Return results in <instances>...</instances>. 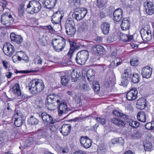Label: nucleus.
<instances>
[{"mask_svg": "<svg viewBox=\"0 0 154 154\" xmlns=\"http://www.w3.org/2000/svg\"><path fill=\"white\" fill-rule=\"evenodd\" d=\"M112 112L114 115H115L117 116L122 117L124 119L127 118V116L125 114L118 111L114 110L112 111Z\"/></svg>", "mask_w": 154, "mask_h": 154, "instance_id": "37", "label": "nucleus"}, {"mask_svg": "<svg viewBox=\"0 0 154 154\" xmlns=\"http://www.w3.org/2000/svg\"><path fill=\"white\" fill-rule=\"evenodd\" d=\"M89 53L87 51L82 50L78 52L75 58L77 63L80 65H84L88 58Z\"/></svg>", "mask_w": 154, "mask_h": 154, "instance_id": "5", "label": "nucleus"}, {"mask_svg": "<svg viewBox=\"0 0 154 154\" xmlns=\"http://www.w3.org/2000/svg\"><path fill=\"white\" fill-rule=\"evenodd\" d=\"M111 122L118 127H122L125 125L124 122L118 118H113Z\"/></svg>", "mask_w": 154, "mask_h": 154, "instance_id": "26", "label": "nucleus"}, {"mask_svg": "<svg viewBox=\"0 0 154 154\" xmlns=\"http://www.w3.org/2000/svg\"><path fill=\"white\" fill-rule=\"evenodd\" d=\"M146 100L143 98L138 99L136 103L137 107L140 109H144L146 106Z\"/></svg>", "mask_w": 154, "mask_h": 154, "instance_id": "22", "label": "nucleus"}, {"mask_svg": "<svg viewBox=\"0 0 154 154\" xmlns=\"http://www.w3.org/2000/svg\"><path fill=\"white\" fill-rule=\"evenodd\" d=\"M34 63L35 64L40 65L42 63V60L39 56H37L34 60Z\"/></svg>", "mask_w": 154, "mask_h": 154, "instance_id": "42", "label": "nucleus"}, {"mask_svg": "<svg viewBox=\"0 0 154 154\" xmlns=\"http://www.w3.org/2000/svg\"><path fill=\"white\" fill-rule=\"evenodd\" d=\"M129 125L133 128H136L139 126L140 123L137 121H132L129 122Z\"/></svg>", "mask_w": 154, "mask_h": 154, "instance_id": "41", "label": "nucleus"}, {"mask_svg": "<svg viewBox=\"0 0 154 154\" xmlns=\"http://www.w3.org/2000/svg\"><path fill=\"white\" fill-rule=\"evenodd\" d=\"M143 145L144 148L146 151H149L151 150L152 147V146L150 141L146 140L143 142Z\"/></svg>", "mask_w": 154, "mask_h": 154, "instance_id": "34", "label": "nucleus"}, {"mask_svg": "<svg viewBox=\"0 0 154 154\" xmlns=\"http://www.w3.org/2000/svg\"><path fill=\"white\" fill-rule=\"evenodd\" d=\"M17 57H18V59L19 61H21V57H22L23 54L25 53L22 51H17L16 53Z\"/></svg>", "mask_w": 154, "mask_h": 154, "instance_id": "53", "label": "nucleus"}, {"mask_svg": "<svg viewBox=\"0 0 154 154\" xmlns=\"http://www.w3.org/2000/svg\"><path fill=\"white\" fill-rule=\"evenodd\" d=\"M38 42L41 45L43 46H45L47 44V40L45 38L43 37L41 39H40L38 40Z\"/></svg>", "mask_w": 154, "mask_h": 154, "instance_id": "47", "label": "nucleus"}, {"mask_svg": "<svg viewBox=\"0 0 154 154\" xmlns=\"http://www.w3.org/2000/svg\"><path fill=\"white\" fill-rule=\"evenodd\" d=\"M97 5L99 8L103 9L104 7L105 2L103 0H97Z\"/></svg>", "mask_w": 154, "mask_h": 154, "instance_id": "46", "label": "nucleus"}, {"mask_svg": "<svg viewBox=\"0 0 154 154\" xmlns=\"http://www.w3.org/2000/svg\"><path fill=\"white\" fill-rule=\"evenodd\" d=\"M69 41L70 45V49L67 54L68 56H70L71 58L74 51L75 50V47L76 46V43L75 42L71 40H69Z\"/></svg>", "mask_w": 154, "mask_h": 154, "instance_id": "25", "label": "nucleus"}, {"mask_svg": "<svg viewBox=\"0 0 154 154\" xmlns=\"http://www.w3.org/2000/svg\"><path fill=\"white\" fill-rule=\"evenodd\" d=\"M141 36L143 40L145 41H149L152 38V34L150 30V27L149 25H147L141 29L140 31Z\"/></svg>", "mask_w": 154, "mask_h": 154, "instance_id": "6", "label": "nucleus"}, {"mask_svg": "<svg viewBox=\"0 0 154 154\" xmlns=\"http://www.w3.org/2000/svg\"><path fill=\"white\" fill-rule=\"evenodd\" d=\"M14 117L15 119H18V118H23V116L19 110L15 111L14 113Z\"/></svg>", "mask_w": 154, "mask_h": 154, "instance_id": "45", "label": "nucleus"}, {"mask_svg": "<svg viewBox=\"0 0 154 154\" xmlns=\"http://www.w3.org/2000/svg\"><path fill=\"white\" fill-rule=\"evenodd\" d=\"M73 5L77 7L80 6V0H73Z\"/></svg>", "mask_w": 154, "mask_h": 154, "instance_id": "55", "label": "nucleus"}, {"mask_svg": "<svg viewBox=\"0 0 154 154\" xmlns=\"http://www.w3.org/2000/svg\"><path fill=\"white\" fill-rule=\"evenodd\" d=\"M131 76V73L128 70H125L124 72L122 74V78H124L129 79Z\"/></svg>", "mask_w": 154, "mask_h": 154, "instance_id": "39", "label": "nucleus"}, {"mask_svg": "<svg viewBox=\"0 0 154 154\" xmlns=\"http://www.w3.org/2000/svg\"><path fill=\"white\" fill-rule=\"evenodd\" d=\"M53 45L57 51H62L66 46V40L62 37L58 36L52 40Z\"/></svg>", "mask_w": 154, "mask_h": 154, "instance_id": "4", "label": "nucleus"}, {"mask_svg": "<svg viewBox=\"0 0 154 154\" xmlns=\"http://www.w3.org/2000/svg\"><path fill=\"white\" fill-rule=\"evenodd\" d=\"M152 69L149 66H147L143 67L142 70V75L144 78H149L151 75Z\"/></svg>", "mask_w": 154, "mask_h": 154, "instance_id": "18", "label": "nucleus"}, {"mask_svg": "<svg viewBox=\"0 0 154 154\" xmlns=\"http://www.w3.org/2000/svg\"><path fill=\"white\" fill-rule=\"evenodd\" d=\"M12 59L14 63H15L19 60L18 59V57H17L16 54L15 55H14L12 57Z\"/></svg>", "mask_w": 154, "mask_h": 154, "instance_id": "61", "label": "nucleus"}, {"mask_svg": "<svg viewBox=\"0 0 154 154\" xmlns=\"http://www.w3.org/2000/svg\"><path fill=\"white\" fill-rule=\"evenodd\" d=\"M77 73L73 72L71 73V75L72 77V81L73 82H75L77 80V78L76 77Z\"/></svg>", "mask_w": 154, "mask_h": 154, "instance_id": "52", "label": "nucleus"}, {"mask_svg": "<svg viewBox=\"0 0 154 154\" xmlns=\"http://www.w3.org/2000/svg\"><path fill=\"white\" fill-rule=\"evenodd\" d=\"M61 150L63 153H67L69 152L68 149L66 148H62L61 149Z\"/></svg>", "mask_w": 154, "mask_h": 154, "instance_id": "63", "label": "nucleus"}, {"mask_svg": "<svg viewBox=\"0 0 154 154\" xmlns=\"http://www.w3.org/2000/svg\"><path fill=\"white\" fill-rule=\"evenodd\" d=\"M88 13L87 9L85 8H77L73 11L72 17L77 21L82 20Z\"/></svg>", "mask_w": 154, "mask_h": 154, "instance_id": "7", "label": "nucleus"}, {"mask_svg": "<svg viewBox=\"0 0 154 154\" xmlns=\"http://www.w3.org/2000/svg\"><path fill=\"white\" fill-rule=\"evenodd\" d=\"M80 142L82 145L86 149H88L91 146V141L87 136H82Z\"/></svg>", "mask_w": 154, "mask_h": 154, "instance_id": "12", "label": "nucleus"}, {"mask_svg": "<svg viewBox=\"0 0 154 154\" xmlns=\"http://www.w3.org/2000/svg\"><path fill=\"white\" fill-rule=\"evenodd\" d=\"M10 38L11 41L15 42L18 44H21L23 41V39L20 35H16L14 32L11 33Z\"/></svg>", "mask_w": 154, "mask_h": 154, "instance_id": "19", "label": "nucleus"}, {"mask_svg": "<svg viewBox=\"0 0 154 154\" xmlns=\"http://www.w3.org/2000/svg\"><path fill=\"white\" fill-rule=\"evenodd\" d=\"M73 154H87V153L85 151L79 150L75 152Z\"/></svg>", "mask_w": 154, "mask_h": 154, "instance_id": "62", "label": "nucleus"}, {"mask_svg": "<svg viewBox=\"0 0 154 154\" xmlns=\"http://www.w3.org/2000/svg\"><path fill=\"white\" fill-rule=\"evenodd\" d=\"M38 120L35 116H32L28 119V122L30 125H36L38 123Z\"/></svg>", "mask_w": 154, "mask_h": 154, "instance_id": "35", "label": "nucleus"}, {"mask_svg": "<svg viewBox=\"0 0 154 154\" xmlns=\"http://www.w3.org/2000/svg\"><path fill=\"white\" fill-rule=\"evenodd\" d=\"M24 6L21 5L18 10V13L20 17H22L24 13Z\"/></svg>", "mask_w": 154, "mask_h": 154, "instance_id": "48", "label": "nucleus"}, {"mask_svg": "<svg viewBox=\"0 0 154 154\" xmlns=\"http://www.w3.org/2000/svg\"><path fill=\"white\" fill-rule=\"evenodd\" d=\"M45 105L47 109L50 110H54L57 108L58 115L60 116L66 114L69 111L67 103L60 96L54 94L47 96Z\"/></svg>", "mask_w": 154, "mask_h": 154, "instance_id": "1", "label": "nucleus"}, {"mask_svg": "<svg viewBox=\"0 0 154 154\" xmlns=\"http://www.w3.org/2000/svg\"><path fill=\"white\" fill-rule=\"evenodd\" d=\"M12 91L14 94L16 96H19L21 95V92L20 89V87L18 84H15L13 86Z\"/></svg>", "mask_w": 154, "mask_h": 154, "instance_id": "29", "label": "nucleus"}, {"mask_svg": "<svg viewBox=\"0 0 154 154\" xmlns=\"http://www.w3.org/2000/svg\"><path fill=\"white\" fill-rule=\"evenodd\" d=\"M123 12L122 10L120 8L116 10L113 13V20L115 22L119 21L122 17Z\"/></svg>", "mask_w": 154, "mask_h": 154, "instance_id": "16", "label": "nucleus"}, {"mask_svg": "<svg viewBox=\"0 0 154 154\" xmlns=\"http://www.w3.org/2000/svg\"><path fill=\"white\" fill-rule=\"evenodd\" d=\"M123 140L122 138H116L110 141L111 145H114L116 144H117L119 143L120 141Z\"/></svg>", "mask_w": 154, "mask_h": 154, "instance_id": "44", "label": "nucleus"}, {"mask_svg": "<svg viewBox=\"0 0 154 154\" xmlns=\"http://www.w3.org/2000/svg\"><path fill=\"white\" fill-rule=\"evenodd\" d=\"M137 118L140 121L145 122L146 120L145 113L143 111H140L137 114Z\"/></svg>", "mask_w": 154, "mask_h": 154, "instance_id": "27", "label": "nucleus"}, {"mask_svg": "<svg viewBox=\"0 0 154 154\" xmlns=\"http://www.w3.org/2000/svg\"><path fill=\"white\" fill-rule=\"evenodd\" d=\"M3 51L6 55L11 56L15 51L14 46L9 43H5L3 46Z\"/></svg>", "mask_w": 154, "mask_h": 154, "instance_id": "9", "label": "nucleus"}, {"mask_svg": "<svg viewBox=\"0 0 154 154\" xmlns=\"http://www.w3.org/2000/svg\"><path fill=\"white\" fill-rule=\"evenodd\" d=\"M128 79L122 78L120 85L124 87L127 86L128 84Z\"/></svg>", "mask_w": 154, "mask_h": 154, "instance_id": "49", "label": "nucleus"}, {"mask_svg": "<svg viewBox=\"0 0 154 154\" xmlns=\"http://www.w3.org/2000/svg\"><path fill=\"white\" fill-rule=\"evenodd\" d=\"M61 79V83L63 86H66L68 84L69 80L70 75L65 73L64 72H61L60 73Z\"/></svg>", "mask_w": 154, "mask_h": 154, "instance_id": "17", "label": "nucleus"}, {"mask_svg": "<svg viewBox=\"0 0 154 154\" xmlns=\"http://www.w3.org/2000/svg\"><path fill=\"white\" fill-rule=\"evenodd\" d=\"M143 135V133L140 130H136L129 134L130 138L134 140H139L141 138Z\"/></svg>", "mask_w": 154, "mask_h": 154, "instance_id": "20", "label": "nucleus"}, {"mask_svg": "<svg viewBox=\"0 0 154 154\" xmlns=\"http://www.w3.org/2000/svg\"><path fill=\"white\" fill-rule=\"evenodd\" d=\"M81 27L84 30H85L88 29V25L86 22H83L81 25Z\"/></svg>", "mask_w": 154, "mask_h": 154, "instance_id": "57", "label": "nucleus"}, {"mask_svg": "<svg viewBox=\"0 0 154 154\" xmlns=\"http://www.w3.org/2000/svg\"><path fill=\"white\" fill-rule=\"evenodd\" d=\"M87 79L90 82H92L95 78V73L94 70L92 69H89L87 71Z\"/></svg>", "mask_w": 154, "mask_h": 154, "instance_id": "30", "label": "nucleus"}, {"mask_svg": "<svg viewBox=\"0 0 154 154\" xmlns=\"http://www.w3.org/2000/svg\"><path fill=\"white\" fill-rule=\"evenodd\" d=\"M65 29L66 32L68 37H73L76 32V29L75 27L65 28Z\"/></svg>", "mask_w": 154, "mask_h": 154, "instance_id": "32", "label": "nucleus"}, {"mask_svg": "<svg viewBox=\"0 0 154 154\" xmlns=\"http://www.w3.org/2000/svg\"><path fill=\"white\" fill-rule=\"evenodd\" d=\"M29 90L32 94H35L42 91L45 85L42 80L36 79L31 81L29 84Z\"/></svg>", "mask_w": 154, "mask_h": 154, "instance_id": "2", "label": "nucleus"}, {"mask_svg": "<svg viewBox=\"0 0 154 154\" xmlns=\"http://www.w3.org/2000/svg\"><path fill=\"white\" fill-rule=\"evenodd\" d=\"M38 116L42 119L45 124L47 125L50 124H53L54 123L52 117L46 112H43L41 114H39Z\"/></svg>", "mask_w": 154, "mask_h": 154, "instance_id": "11", "label": "nucleus"}, {"mask_svg": "<svg viewBox=\"0 0 154 154\" xmlns=\"http://www.w3.org/2000/svg\"><path fill=\"white\" fill-rule=\"evenodd\" d=\"M75 25L74 21L72 18H69L66 20L65 25V28L75 27Z\"/></svg>", "mask_w": 154, "mask_h": 154, "instance_id": "33", "label": "nucleus"}, {"mask_svg": "<svg viewBox=\"0 0 154 154\" xmlns=\"http://www.w3.org/2000/svg\"><path fill=\"white\" fill-rule=\"evenodd\" d=\"M110 26L107 22L102 23L100 26V28L104 34H107L109 32Z\"/></svg>", "mask_w": 154, "mask_h": 154, "instance_id": "23", "label": "nucleus"}, {"mask_svg": "<svg viewBox=\"0 0 154 154\" xmlns=\"http://www.w3.org/2000/svg\"><path fill=\"white\" fill-rule=\"evenodd\" d=\"M143 6L147 14L151 15L154 13V5L152 2L146 0L143 2Z\"/></svg>", "mask_w": 154, "mask_h": 154, "instance_id": "10", "label": "nucleus"}, {"mask_svg": "<svg viewBox=\"0 0 154 154\" xmlns=\"http://www.w3.org/2000/svg\"><path fill=\"white\" fill-rule=\"evenodd\" d=\"M91 49L94 53L99 55L103 54L104 51V48L100 45H94L92 46Z\"/></svg>", "mask_w": 154, "mask_h": 154, "instance_id": "13", "label": "nucleus"}, {"mask_svg": "<svg viewBox=\"0 0 154 154\" xmlns=\"http://www.w3.org/2000/svg\"><path fill=\"white\" fill-rule=\"evenodd\" d=\"M132 81L134 83H138L140 79V75L138 73H134L132 77Z\"/></svg>", "mask_w": 154, "mask_h": 154, "instance_id": "36", "label": "nucleus"}, {"mask_svg": "<svg viewBox=\"0 0 154 154\" xmlns=\"http://www.w3.org/2000/svg\"><path fill=\"white\" fill-rule=\"evenodd\" d=\"M112 79L109 78L108 80L105 82L104 83V86L106 88H109L112 84Z\"/></svg>", "mask_w": 154, "mask_h": 154, "instance_id": "50", "label": "nucleus"}, {"mask_svg": "<svg viewBox=\"0 0 154 154\" xmlns=\"http://www.w3.org/2000/svg\"><path fill=\"white\" fill-rule=\"evenodd\" d=\"M77 88L80 90L84 92L88 91L91 89L88 84L86 83L78 85L77 86Z\"/></svg>", "mask_w": 154, "mask_h": 154, "instance_id": "31", "label": "nucleus"}, {"mask_svg": "<svg viewBox=\"0 0 154 154\" xmlns=\"http://www.w3.org/2000/svg\"><path fill=\"white\" fill-rule=\"evenodd\" d=\"M14 124L17 127H20L24 121L23 118H20L18 119H15Z\"/></svg>", "mask_w": 154, "mask_h": 154, "instance_id": "38", "label": "nucleus"}, {"mask_svg": "<svg viewBox=\"0 0 154 154\" xmlns=\"http://www.w3.org/2000/svg\"><path fill=\"white\" fill-rule=\"evenodd\" d=\"M115 61H116V66L119 65L122 62V59L119 58H117Z\"/></svg>", "mask_w": 154, "mask_h": 154, "instance_id": "60", "label": "nucleus"}, {"mask_svg": "<svg viewBox=\"0 0 154 154\" xmlns=\"http://www.w3.org/2000/svg\"><path fill=\"white\" fill-rule=\"evenodd\" d=\"M14 20V19L12 15L9 13L3 14L1 18L2 23L7 26L12 24Z\"/></svg>", "mask_w": 154, "mask_h": 154, "instance_id": "8", "label": "nucleus"}, {"mask_svg": "<svg viewBox=\"0 0 154 154\" xmlns=\"http://www.w3.org/2000/svg\"><path fill=\"white\" fill-rule=\"evenodd\" d=\"M92 84L93 86V89L95 92H97L100 90V85L97 82L93 81Z\"/></svg>", "mask_w": 154, "mask_h": 154, "instance_id": "40", "label": "nucleus"}, {"mask_svg": "<svg viewBox=\"0 0 154 154\" xmlns=\"http://www.w3.org/2000/svg\"><path fill=\"white\" fill-rule=\"evenodd\" d=\"M130 63L132 66H136L139 64V61L137 58H132L131 59Z\"/></svg>", "mask_w": 154, "mask_h": 154, "instance_id": "43", "label": "nucleus"}, {"mask_svg": "<svg viewBox=\"0 0 154 154\" xmlns=\"http://www.w3.org/2000/svg\"><path fill=\"white\" fill-rule=\"evenodd\" d=\"M71 127V126L69 124H63L60 129V132L63 135L67 136L70 133Z\"/></svg>", "mask_w": 154, "mask_h": 154, "instance_id": "21", "label": "nucleus"}, {"mask_svg": "<svg viewBox=\"0 0 154 154\" xmlns=\"http://www.w3.org/2000/svg\"><path fill=\"white\" fill-rule=\"evenodd\" d=\"M124 37H126L127 38L125 39H122L123 41L125 42H128L131 41L133 38V36L132 35H124Z\"/></svg>", "mask_w": 154, "mask_h": 154, "instance_id": "54", "label": "nucleus"}, {"mask_svg": "<svg viewBox=\"0 0 154 154\" xmlns=\"http://www.w3.org/2000/svg\"><path fill=\"white\" fill-rule=\"evenodd\" d=\"M151 123H148L146 125V128L147 129L153 130L154 129Z\"/></svg>", "mask_w": 154, "mask_h": 154, "instance_id": "56", "label": "nucleus"}, {"mask_svg": "<svg viewBox=\"0 0 154 154\" xmlns=\"http://www.w3.org/2000/svg\"><path fill=\"white\" fill-rule=\"evenodd\" d=\"M57 0H46L45 2V5L47 8L51 9L55 5Z\"/></svg>", "mask_w": 154, "mask_h": 154, "instance_id": "24", "label": "nucleus"}, {"mask_svg": "<svg viewBox=\"0 0 154 154\" xmlns=\"http://www.w3.org/2000/svg\"><path fill=\"white\" fill-rule=\"evenodd\" d=\"M12 73L10 72H8L5 73V75L8 78L10 79L11 78Z\"/></svg>", "mask_w": 154, "mask_h": 154, "instance_id": "64", "label": "nucleus"}, {"mask_svg": "<svg viewBox=\"0 0 154 154\" xmlns=\"http://www.w3.org/2000/svg\"><path fill=\"white\" fill-rule=\"evenodd\" d=\"M41 5L39 2L32 0L29 3L27 6L26 10L28 13L34 14L37 13L41 10Z\"/></svg>", "mask_w": 154, "mask_h": 154, "instance_id": "3", "label": "nucleus"}, {"mask_svg": "<svg viewBox=\"0 0 154 154\" xmlns=\"http://www.w3.org/2000/svg\"><path fill=\"white\" fill-rule=\"evenodd\" d=\"M116 61H113L109 65V67L111 68H114L116 67L117 66H116Z\"/></svg>", "mask_w": 154, "mask_h": 154, "instance_id": "59", "label": "nucleus"}, {"mask_svg": "<svg viewBox=\"0 0 154 154\" xmlns=\"http://www.w3.org/2000/svg\"><path fill=\"white\" fill-rule=\"evenodd\" d=\"M131 20L129 17L124 18L121 24V27L122 30H128L130 26Z\"/></svg>", "mask_w": 154, "mask_h": 154, "instance_id": "14", "label": "nucleus"}, {"mask_svg": "<svg viewBox=\"0 0 154 154\" xmlns=\"http://www.w3.org/2000/svg\"><path fill=\"white\" fill-rule=\"evenodd\" d=\"M97 121L99 122L102 125H104L106 123L105 119L104 118H103L100 117L95 118Z\"/></svg>", "mask_w": 154, "mask_h": 154, "instance_id": "51", "label": "nucleus"}, {"mask_svg": "<svg viewBox=\"0 0 154 154\" xmlns=\"http://www.w3.org/2000/svg\"><path fill=\"white\" fill-rule=\"evenodd\" d=\"M63 16V12L62 11H58L54 13L52 15V18L55 19L57 20L60 22Z\"/></svg>", "mask_w": 154, "mask_h": 154, "instance_id": "28", "label": "nucleus"}, {"mask_svg": "<svg viewBox=\"0 0 154 154\" xmlns=\"http://www.w3.org/2000/svg\"><path fill=\"white\" fill-rule=\"evenodd\" d=\"M25 60L26 62H28L29 60L28 57L25 53L23 54V56H22V57H21V60Z\"/></svg>", "mask_w": 154, "mask_h": 154, "instance_id": "58", "label": "nucleus"}, {"mask_svg": "<svg viewBox=\"0 0 154 154\" xmlns=\"http://www.w3.org/2000/svg\"><path fill=\"white\" fill-rule=\"evenodd\" d=\"M138 91L135 88L130 90L127 93V98L129 100H135L137 97Z\"/></svg>", "mask_w": 154, "mask_h": 154, "instance_id": "15", "label": "nucleus"}]
</instances>
